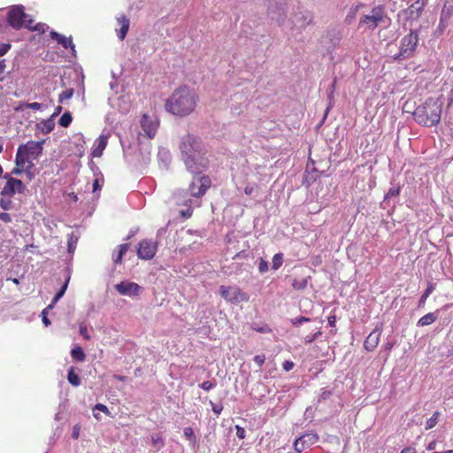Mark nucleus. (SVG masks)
Returning <instances> with one entry per match:
<instances>
[{"label": "nucleus", "mask_w": 453, "mask_h": 453, "mask_svg": "<svg viewBox=\"0 0 453 453\" xmlns=\"http://www.w3.org/2000/svg\"><path fill=\"white\" fill-rule=\"evenodd\" d=\"M434 288H434V284L428 283L426 289L424 291V293L422 294V296H421V297L419 299L418 307H424L425 306L426 299L433 293Z\"/></svg>", "instance_id": "cd10ccee"}, {"label": "nucleus", "mask_w": 453, "mask_h": 453, "mask_svg": "<svg viewBox=\"0 0 453 453\" xmlns=\"http://www.w3.org/2000/svg\"><path fill=\"white\" fill-rule=\"evenodd\" d=\"M254 187L253 186H250V185H248L247 187H245L244 188V193L248 196H250L253 192H254Z\"/></svg>", "instance_id": "bf43d9fd"}, {"label": "nucleus", "mask_w": 453, "mask_h": 453, "mask_svg": "<svg viewBox=\"0 0 453 453\" xmlns=\"http://www.w3.org/2000/svg\"><path fill=\"white\" fill-rule=\"evenodd\" d=\"M327 320H328V324L330 325V326L332 327H334L335 326V324H336V320H337V318L335 315H331L327 318Z\"/></svg>", "instance_id": "4d7b16f0"}, {"label": "nucleus", "mask_w": 453, "mask_h": 453, "mask_svg": "<svg viewBox=\"0 0 453 453\" xmlns=\"http://www.w3.org/2000/svg\"><path fill=\"white\" fill-rule=\"evenodd\" d=\"M15 165L35 172L33 159L27 154V152L21 150L19 148H18L16 153Z\"/></svg>", "instance_id": "6ab92c4d"}, {"label": "nucleus", "mask_w": 453, "mask_h": 453, "mask_svg": "<svg viewBox=\"0 0 453 453\" xmlns=\"http://www.w3.org/2000/svg\"><path fill=\"white\" fill-rule=\"evenodd\" d=\"M108 143V136L107 135H100L94 142L92 156L95 157H99L102 156L103 151L106 148Z\"/></svg>", "instance_id": "412c9836"}, {"label": "nucleus", "mask_w": 453, "mask_h": 453, "mask_svg": "<svg viewBox=\"0 0 453 453\" xmlns=\"http://www.w3.org/2000/svg\"><path fill=\"white\" fill-rule=\"evenodd\" d=\"M386 14L381 5L372 8L370 15H364L358 23V27L368 30H374L381 22L384 21Z\"/></svg>", "instance_id": "423d86ee"}, {"label": "nucleus", "mask_w": 453, "mask_h": 453, "mask_svg": "<svg viewBox=\"0 0 453 453\" xmlns=\"http://www.w3.org/2000/svg\"><path fill=\"white\" fill-rule=\"evenodd\" d=\"M254 362L257 365L259 368H261L265 362V356L264 354L256 355L254 357Z\"/></svg>", "instance_id": "58836bf2"}, {"label": "nucleus", "mask_w": 453, "mask_h": 453, "mask_svg": "<svg viewBox=\"0 0 453 453\" xmlns=\"http://www.w3.org/2000/svg\"><path fill=\"white\" fill-rule=\"evenodd\" d=\"M73 96V88H67L63 91L58 97V102L63 103L67 99H70Z\"/></svg>", "instance_id": "e433bc0d"}, {"label": "nucleus", "mask_w": 453, "mask_h": 453, "mask_svg": "<svg viewBox=\"0 0 453 453\" xmlns=\"http://www.w3.org/2000/svg\"><path fill=\"white\" fill-rule=\"evenodd\" d=\"M307 284H308L307 279H301V280L295 279L292 282V287L296 290H302L306 288Z\"/></svg>", "instance_id": "473e14b6"}, {"label": "nucleus", "mask_w": 453, "mask_h": 453, "mask_svg": "<svg viewBox=\"0 0 453 453\" xmlns=\"http://www.w3.org/2000/svg\"><path fill=\"white\" fill-rule=\"evenodd\" d=\"M321 331L320 330H318L316 333H314L313 334H311V336H306L305 339H304V343L305 344H311V342H313L320 334H321Z\"/></svg>", "instance_id": "4c0bfd02"}, {"label": "nucleus", "mask_w": 453, "mask_h": 453, "mask_svg": "<svg viewBox=\"0 0 453 453\" xmlns=\"http://www.w3.org/2000/svg\"><path fill=\"white\" fill-rule=\"evenodd\" d=\"M80 334L82 335V337L86 340H89L90 339V335L88 334V329L85 326H81L80 327Z\"/></svg>", "instance_id": "8fccbe9b"}, {"label": "nucleus", "mask_w": 453, "mask_h": 453, "mask_svg": "<svg viewBox=\"0 0 453 453\" xmlns=\"http://www.w3.org/2000/svg\"><path fill=\"white\" fill-rule=\"evenodd\" d=\"M439 415H440L439 412L435 411L433 414V416L429 419H427L426 424V430L432 429L433 427H434L437 425Z\"/></svg>", "instance_id": "72a5a7b5"}, {"label": "nucleus", "mask_w": 453, "mask_h": 453, "mask_svg": "<svg viewBox=\"0 0 453 453\" xmlns=\"http://www.w3.org/2000/svg\"><path fill=\"white\" fill-rule=\"evenodd\" d=\"M129 249L128 243H124L119 246L117 253H113L112 259L115 264H121L123 256Z\"/></svg>", "instance_id": "b1692460"}, {"label": "nucleus", "mask_w": 453, "mask_h": 453, "mask_svg": "<svg viewBox=\"0 0 453 453\" xmlns=\"http://www.w3.org/2000/svg\"><path fill=\"white\" fill-rule=\"evenodd\" d=\"M69 280H70V276H67V278L65 279V281L64 285L62 286L61 289L54 296V298L52 300V303L50 305H48V307L46 309H44L42 311V322L45 325V326H49L50 325V321L47 318V315H46L47 314V310L48 309H52L54 307V305L58 302V300L65 295V293L66 291V288H67V286H68V283H69Z\"/></svg>", "instance_id": "f3484780"}, {"label": "nucleus", "mask_w": 453, "mask_h": 453, "mask_svg": "<svg viewBox=\"0 0 453 453\" xmlns=\"http://www.w3.org/2000/svg\"><path fill=\"white\" fill-rule=\"evenodd\" d=\"M381 333H382V325H380V326H377L374 330L370 333V334L366 337V339L365 340V342H364V348L371 352V351H373L379 342H380V336H381Z\"/></svg>", "instance_id": "2eb2a0df"}, {"label": "nucleus", "mask_w": 453, "mask_h": 453, "mask_svg": "<svg viewBox=\"0 0 453 453\" xmlns=\"http://www.w3.org/2000/svg\"><path fill=\"white\" fill-rule=\"evenodd\" d=\"M282 367L283 369L286 371V372H288L290 370L293 369L294 367V363L292 361H288V360H286L283 364H282Z\"/></svg>", "instance_id": "5fc2aeb1"}, {"label": "nucleus", "mask_w": 453, "mask_h": 453, "mask_svg": "<svg viewBox=\"0 0 453 453\" xmlns=\"http://www.w3.org/2000/svg\"><path fill=\"white\" fill-rule=\"evenodd\" d=\"M180 214L181 216H183L184 218H189L191 215H192V211L191 210H187V211H180Z\"/></svg>", "instance_id": "e2e57ef3"}, {"label": "nucleus", "mask_w": 453, "mask_h": 453, "mask_svg": "<svg viewBox=\"0 0 453 453\" xmlns=\"http://www.w3.org/2000/svg\"><path fill=\"white\" fill-rule=\"evenodd\" d=\"M311 319L309 318H306V317H303V316H301V317H298V318H296L294 319H292V324L293 326H300L303 322H308L310 321Z\"/></svg>", "instance_id": "ea45409f"}, {"label": "nucleus", "mask_w": 453, "mask_h": 453, "mask_svg": "<svg viewBox=\"0 0 453 453\" xmlns=\"http://www.w3.org/2000/svg\"><path fill=\"white\" fill-rule=\"evenodd\" d=\"M71 356L73 359L83 362L86 358L85 353L81 347L77 346L71 350Z\"/></svg>", "instance_id": "c85d7f7f"}, {"label": "nucleus", "mask_w": 453, "mask_h": 453, "mask_svg": "<svg viewBox=\"0 0 453 453\" xmlns=\"http://www.w3.org/2000/svg\"><path fill=\"white\" fill-rule=\"evenodd\" d=\"M453 15V1H446L443 4L441 17H440V23H439V28L441 30L445 29V27L448 26V21L450 19V18Z\"/></svg>", "instance_id": "a211bd4d"}, {"label": "nucleus", "mask_w": 453, "mask_h": 453, "mask_svg": "<svg viewBox=\"0 0 453 453\" xmlns=\"http://www.w3.org/2000/svg\"><path fill=\"white\" fill-rule=\"evenodd\" d=\"M183 433H184L185 437H187L188 440L191 441V440L195 439V434H194V431H193L192 427H190V426L185 427Z\"/></svg>", "instance_id": "c03bdc74"}, {"label": "nucleus", "mask_w": 453, "mask_h": 453, "mask_svg": "<svg viewBox=\"0 0 453 453\" xmlns=\"http://www.w3.org/2000/svg\"><path fill=\"white\" fill-rule=\"evenodd\" d=\"M12 196H1V198H0V207L4 211H9V210H12L13 208V202L12 200Z\"/></svg>", "instance_id": "c756f323"}, {"label": "nucleus", "mask_w": 453, "mask_h": 453, "mask_svg": "<svg viewBox=\"0 0 453 453\" xmlns=\"http://www.w3.org/2000/svg\"><path fill=\"white\" fill-rule=\"evenodd\" d=\"M442 103L438 99L429 97L418 106L413 112L417 123L425 127L437 126L441 121Z\"/></svg>", "instance_id": "7ed1b4c3"}, {"label": "nucleus", "mask_w": 453, "mask_h": 453, "mask_svg": "<svg viewBox=\"0 0 453 453\" xmlns=\"http://www.w3.org/2000/svg\"><path fill=\"white\" fill-rule=\"evenodd\" d=\"M73 120L72 114L69 111H65L59 119L58 124L63 127H67L70 126Z\"/></svg>", "instance_id": "7c9ffc66"}, {"label": "nucleus", "mask_w": 453, "mask_h": 453, "mask_svg": "<svg viewBox=\"0 0 453 453\" xmlns=\"http://www.w3.org/2000/svg\"><path fill=\"white\" fill-rule=\"evenodd\" d=\"M141 127L148 138L152 139L157 131L158 121L148 114H143L141 119Z\"/></svg>", "instance_id": "f8f14e48"}, {"label": "nucleus", "mask_w": 453, "mask_h": 453, "mask_svg": "<svg viewBox=\"0 0 453 453\" xmlns=\"http://www.w3.org/2000/svg\"><path fill=\"white\" fill-rule=\"evenodd\" d=\"M73 248V245L72 244V242H68V250H69V252H72Z\"/></svg>", "instance_id": "774afa93"}, {"label": "nucleus", "mask_w": 453, "mask_h": 453, "mask_svg": "<svg viewBox=\"0 0 453 453\" xmlns=\"http://www.w3.org/2000/svg\"><path fill=\"white\" fill-rule=\"evenodd\" d=\"M418 42V35L416 31L411 32L401 40L400 50L395 59L401 60L411 58L416 50Z\"/></svg>", "instance_id": "39448f33"}, {"label": "nucleus", "mask_w": 453, "mask_h": 453, "mask_svg": "<svg viewBox=\"0 0 453 453\" xmlns=\"http://www.w3.org/2000/svg\"><path fill=\"white\" fill-rule=\"evenodd\" d=\"M61 111H62V107H61V106H58V107L56 108L55 112L53 113V115H52L51 117L53 118V117H55L56 115L59 114V113L61 112Z\"/></svg>", "instance_id": "69168bd1"}, {"label": "nucleus", "mask_w": 453, "mask_h": 453, "mask_svg": "<svg viewBox=\"0 0 453 453\" xmlns=\"http://www.w3.org/2000/svg\"><path fill=\"white\" fill-rule=\"evenodd\" d=\"M80 430H81V426L79 425H75L73 427V432H72V437L73 439H78L79 436H80Z\"/></svg>", "instance_id": "3c124183"}, {"label": "nucleus", "mask_w": 453, "mask_h": 453, "mask_svg": "<svg viewBox=\"0 0 453 453\" xmlns=\"http://www.w3.org/2000/svg\"><path fill=\"white\" fill-rule=\"evenodd\" d=\"M394 344L392 342H388L386 344H384V349H386L387 350H391V349L393 348Z\"/></svg>", "instance_id": "0e129e2a"}, {"label": "nucleus", "mask_w": 453, "mask_h": 453, "mask_svg": "<svg viewBox=\"0 0 453 453\" xmlns=\"http://www.w3.org/2000/svg\"><path fill=\"white\" fill-rule=\"evenodd\" d=\"M235 430H236V436L239 438V439H244L245 436H246V431L243 427L236 425L235 426Z\"/></svg>", "instance_id": "37998d69"}, {"label": "nucleus", "mask_w": 453, "mask_h": 453, "mask_svg": "<svg viewBox=\"0 0 453 453\" xmlns=\"http://www.w3.org/2000/svg\"><path fill=\"white\" fill-rule=\"evenodd\" d=\"M4 178L6 182L1 190V196H14L16 193L23 194L25 192L26 186L20 180L12 177L10 173H5Z\"/></svg>", "instance_id": "6e6552de"}, {"label": "nucleus", "mask_w": 453, "mask_h": 453, "mask_svg": "<svg viewBox=\"0 0 453 453\" xmlns=\"http://www.w3.org/2000/svg\"><path fill=\"white\" fill-rule=\"evenodd\" d=\"M179 149L181 153V159L188 172L198 173L207 168L208 159L205 157L204 148L199 138L191 134L183 135Z\"/></svg>", "instance_id": "f257e3e1"}, {"label": "nucleus", "mask_w": 453, "mask_h": 453, "mask_svg": "<svg viewBox=\"0 0 453 453\" xmlns=\"http://www.w3.org/2000/svg\"><path fill=\"white\" fill-rule=\"evenodd\" d=\"M211 409H212V411L217 414V415H219L223 410V406L221 405H217L215 403H213L212 402H211Z\"/></svg>", "instance_id": "864d4df0"}, {"label": "nucleus", "mask_w": 453, "mask_h": 453, "mask_svg": "<svg viewBox=\"0 0 453 453\" xmlns=\"http://www.w3.org/2000/svg\"><path fill=\"white\" fill-rule=\"evenodd\" d=\"M67 380L74 387H78L81 384V379L79 375L75 373L74 367L73 366L68 371Z\"/></svg>", "instance_id": "bb28decb"}, {"label": "nucleus", "mask_w": 453, "mask_h": 453, "mask_svg": "<svg viewBox=\"0 0 453 453\" xmlns=\"http://www.w3.org/2000/svg\"><path fill=\"white\" fill-rule=\"evenodd\" d=\"M319 441V436L316 434H305L296 440L294 443L295 449L297 452H302L307 447L316 443Z\"/></svg>", "instance_id": "dca6fc26"}, {"label": "nucleus", "mask_w": 453, "mask_h": 453, "mask_svg": "<svg viewBox=\"0 0 453 453\" xmlns=\"http://www.w3.org/2000/svg\"><path fill=\"white\" fill-rule=\"evenodd\" d=\"M400 191H401L400 186L390 188L388 189V191L387 192V194L385 195L384 200L386 201V200L390 199V198H392L394 196H399Z\"/></svg>", "instance_id": "c9c22d12"}, {"label": "nucleus", "mask_w": 453, "mask_h": 453, "mask_svg": "<svg viewBox=\"0 0 453 453\" xmlns=\"http://www.w3.org/2000/svg\"><path fill=\"white\" fill-rule=\"evenodd\" d=\"M330 396H331V391L326 390V389L324 388V389H322V392H321V394L319 395V401H320V400H326Z\"/></svg>", "instance_id": "603ef678"}, {"label": "nucleus", "mask_w": 453, "mask_h": 453, "mask_svg": "<svg viewBox=\"0 0 453 453\" xmlns=\"http://www.w3.org/2000/svg\"><path fill=\"white\" fill-rule=\"evenodd\" d=\"M33 22L34 21L32 19H28L27 23L26 24V27L31 31H38L40 33H44V24H37L35 26H33Z\"/></svg>", "instance_id": "f704fd0d"}, {"label": "nucleus", "mask_w": 453, "mask_h": 453, "mask_svg": "<svg viewBox=\"0 0 453 453\" xmlns=\"http://www.w3.org/2000/svg\"><path fill=\"white\" fill-rule=\"evenodd\" d=\"M219 292L221 296L229 303H237L249 300L248 296L237 286H220Z\"/></svg>", "instance_id": "0eeeda50"}, {"label": "nucleus", "mask_w": 453, "mask_h": 453, "mask_svg": "<svg viewBox=\"0 0 453 453\" xmlns=\"http://www.w3.org/2000/svg\"><path fill=\"white\" fill-rule=\"evenodd\" d=\"M200 387L205 390V391H210L211 389H212L214 387H215V384L212 383L211 381L210 380H206V381H203Z\"/></svg>", "instance_id": "49530a36"}, {"label": "nucleus", "mask_w": 453, "mask_h": 453, "mask_svg": "<svg viewBox=\"0 0 453 453\" xmlns=\"http://www.w3.org/2000/svg\"><path fill=\"white\" fill-rule=\"evenodd\" d=\"M27 14L24 12L23 6H15L8 12L7 20L11 27L13 28H20L23 25L27 23Z\"/></svg>", "instance_id": "9d476101"}, {"label": "nucleus", "mask_w": 453, "mask_h": 453, "mask_svg": "<svg viewBox=\"0 0 453 453\" xmlns=\"http://www.w3.org/2000/svg\"><path fill=\"white\" fill-rule=\"evenodd\" d=\"M0 220L4 223H11L12 221V218L10 213L2 211L0 212Z\"/></svg>", "instance_id": "a19ab883"}, {"label": "nucleus", "mask_w": 453, "mask_h": 453, "mask_svg": "<svg viewBox=\"0 0 453 453\" xmlns=\"http://www.w3.org/2000/svg\"><path fill=\"white\" fill-rule=\"evenodd\" d=\"M94 410H97L105 413L106 415H110V411L108 407L103 403H96L94 407Z\"/></svg>", "instance_id": "a18cd8bd"}, {"label": "nucleus", "mask_w": 453, "mask_h": 453, "mask_svg": "<svg viewBox=\"0 0 453 453\" xmlns=\"http://www.w3.org/2000/svg\"><path fill=\"white\" fill-rule=\"evenodd\" d=\"M50 36L53 40L57 41V42L58 44L62 45L63 48H65V49L70 48L72 50L73 54L74 55V53H75V45L73 44L71 36L70 37H65V35H60V34H58L56 31H51L50 33Z\"/></svg>", "instance_id": "aec40b11"}, {"label": "nucleus", "mask_w": 453, "mask_h": 453, "mask_svg": "<svg viewBox=\"0 0 453 453\" xmlns=\"http://www.w3.org/2000/svg\"><path fill=\"white\" fill-rule=\"evenodd\" d=\"M22 173H25L27 179L29 180H31L32 179H34L35 177V172L34 171H31L30 169H27L25 167H21V166H19V165H15V167L12 169V174H16V175H19Z\"/></svg>", "instance_id": "a878e982"}, {"label": "nucleus", "mask_w": 453, "mask_h": 453, "mask_svg": "<svg viewBox=\"0 0 453 453\" xmlns=\"http://www.w3.org/2000/svg\"><path fill=\"white\" fill-rule=\"evenodd\" d=\"M157 250V243L152 240L144 239L138 243L137 256L143 260L152 259Z\"/></svg>", "instance_id": "1a4fd4ad"}, {"label": "nucleus", "mask_w": 453, "mask_h": 453, "mask_svg": "<svg viewBox=\"0 0 453 453\" xmlns=\"http://www.w3.org/2000/svg\"><path fill=\"white\" fill-rule=\"evenodd\" d=\"M151 440H152V443L155 445V446H159V447H162L164 445V441L161 438L160 435L157 434V435H152L151 437Z\"/></svg>", "instance_id": "de8ad7c7"}, {"label": "nucleus", "mask_w": 453, "mask_h": 453, "mask_svg": "<svg viewBox=\"0 0 453 453\" xmlns=\"http://www.w3.org/2000/svg\"><path fill=\"white\" fill-rule=\"evenodd\" d=\"M256 331L259 333H271L272 330L266 326L264 327L255 328Z\"/></svg>", "instance_id": "680f3d73"}, {"label": "nucleus", "mask_w": 453, "mask_h": 453, "mask_svg": "<svg viewBox=\"0 0 453 453\" xmlns=\"http://www.w3.org/2000/svg\"><path fill=\"white\" fill-rule=\"evenodd\" d=\"M437 312L438 311H436V312H428L427 314L424 315L423 317H421L418 320L417 326H429V325L433 324L438 319Z\"/></svg>", "instance_id": "5701e85b"}, {"label": "nucleus", "mask_w": 453, "mask_h": 453, "mask_svg": "<svg viewBox=\"0 0 453 453\" xmlns=\"http://www.w3.org/2000/svg\"><path fill=\"white\" fill-rule=\"evenodd\" d=\"M449 104L453 103V88L450 90V92L449 94Z\"/></svg>", "instance_id": "338daca9"}, {"label": "nucleus", "mask_w": 453, "mask_h": 453, "mask_svg": "<svg viewBox=\"0 0 453 453\" xmlns=\"http://www.w3.org/2000/svg\"><path fill=\"white\" fill-rule=\"evenodd\" d=\"M117 21L120 26V28L117 30L118 37L123 41L127 36V34L129 29L130 21L129 19L126 15H121L117 18Z\"/></svg>", "instance_id": "4be33fe9"}, {"label": "nucleus", "mask_w": 453, "mask_h": 453, "mask_svg": "<svg viewBox=\"0 0 453 453\" xmlns=\"http://www.w3.org/2000/svg\"><path fill=\"white\" fill-rule=\"evenodd\" d=\"M427 4V0H416L408 8L403 11L406 19L409 20H417L420 18L425 7Z\"/></svg>", "instance_id": "9b49d317"}, {"label": "nucleus", "mask_w": 453, "mask_h": 453, "mask_svg": "<svg viewBox=\"0 0 453 453\" xmlns=\"http://www.w3.org/2000/svg\"><path fill=\"white\" fill-rule=\"evenodd\" d=\"M55 127V122L52 119H48L45 120H42L40 123V129L42 134H50Z\"/></svg>", "instance_id": "393cba45"}, {"label": "nucleus", "mask_w": 453, "mask_h": 453, "mask_svg": "<svg viewBox=\"0 0 453 453\" xmlns=\"http://www.w3.org/2000/svg\"><path fill=\"white\" fill-rule=\"evenodd\" d=\"M101 186L99 184V180L96 179L93 182V191L96 192V190H100Z\"/></svg>", "instance_id": "052dcab7"}, {"label": "nucleus", "mask_w": 453, "mask_h": 453, "mask_svg": "<svg viewBox=\"0 0 453 453\" xmlns=\"http://www.w3.org/2000/svg\"><path fill=\"white\" fill-rule=\"evenodd\" d=\"M198 99V95L193 88L183 85L176 88L167 98L165 108L173 115L186 117L195 111Z\"/></svg>", "instance_id": "f03ea898"}, {"label": "nucleus", "mask_w": 453, "mask_h": 453, "mask_svg": "<svg viewBox=\"0 0 453 453\" xmlns=\"http://www.w3.org/2000/svg\"><path fill=\"white\" fill-rule=\"evenodd\" d=\"M27 107L32 110H40L42 108V104L40 103L35 102L27 104Z\"/></svg>", "instance_id": "6e6d98bb"}, {"label": "nucleus", "mask_w": 453, "mask_h": 453, "mask_svg": "<svg viewBox=\"0 0 453 453\" xmlns=\"http://www.w3.org/2000/svg\"><path fill=\"white\" fill-rule=\"evenodd\" d=\"M400 453H417V450L414 447H406Z\"/></svg>", "instance_id": "13d9d810"}, {"label": "nucleus", "mask_w": 453, "mask_h": 453, "mask_svg": "<svg viewBox=\"0 0 453 453\" xmlns=\"http://www.w3.org/2000/svg\"><path fill=\"white\" fill-rule=\"evenodd\" d=\"M283 264V256L281 253H277L273 256L272 266L273 270H278Z\"/></svg>", "instance_id": "2f4dec72"}, {"label": "nucleus", "mask_w": 453, "mask_h": 453, "mask_svg": "<svg viewBox=\"0 0 453 453\" xmlns=\"http://www.w3.org/2000/svg\"><path fill=\"white\" fill-rule=\"evenodd\" d=\"M42 142L28 141L27 143L20 145L19 148L21 150L27 152V154L33 159H37L42 153Z\"/></svg>", "instance_id": "ddd939ff"}, {"label": "nucleus", "mask_w": 453, "mask_h": 453, "mask_svg": "<svg viewBox=\"0 0 453 453\" xmlns=\"http://www.w3.org/2000/svg\"><path fill=\"white\" fill-rule=\"evenodd\" d=\"M116 290L122 296H136L140 293L141 287L132 281H121L115 286Z\"/></svg>", "instance_id": "4468645a"}, {"label": "nucleus", "mask_w": 453, "mask_h": 453, "mask_svg": "<svg viewBox=\"0 0 453 453\" xmlns=\"http://www.w3.org/2000/svg\"><path fill=\"white\" fill-rule=\"evenodd\" d=\"M258 271L261 273H264L265 272L268 271V264L267 262L263 259V258H260L259 260V264H258Z\"/></svg>", "instance_id": "79ce46f5"}, {"label": "nucleus", "mask_w": 453, "mask_h": 453, "mask_svg": "<svg viewBox=\"0 0 453 453\" xmlns=\"http://www.w3.org/2000/svg\"><path fill=\"white\" fill-rule=\"evenodd\" d=\"M11 45L9 43H3L0 45V57L5 55L10 50Z\"/></svg>", "instance_id": "09e8293b"}, {"label": "nucleus", "mask_w": 453, "mask_h": 453, "mask_svg": "<svg viewBox=\"0 0 453 453\" xmlns=\"http://www.w3.org/2000/svg\"><path fill=\"white\" fill-rule=\"evenodd\" d=\"M211 179L209 175L202 174V172L193 173L188 191L192 197L202 198L211 188Z\"/></svg>", "instance_id": "20e7f679"}]
</instances>
